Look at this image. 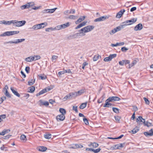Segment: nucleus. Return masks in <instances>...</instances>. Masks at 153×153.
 <instances>
[{"mask_svg": "<svg viewBox=\"0 0 153 153\" xmlns=\"http://www.w3.org/2000/svg\"><path fill=\"white\" fill-rule=\"evenodd\" d=\"M20 139L22 140L26 141V137L24 134H22L20 136Z\"/></svg>", "mask_w": 153, "mask_h": 153, "instance_id": "nucleus-42", "label": "nucleus"}, {"mask_svg": "<svg viewBox=\"0 0 153 153\" xmlns=\"http://www.w3.org/2000/svg\"><path fill=\"white\" fill-rule=\"evenodd\" d=\"M103 100V98L102 97H102L100 98V99L97 100V102L99 103H101L102 102Z\"/></svg>", "mask_w": 153, "mask_h": 153, "instance_id": "nucleus-60", "label": "nucleus"}, {"mask_svg": "<svg viewBox=\"0 0 153 153\" xmlns=\"http://www.w3.org/2000/svg\"><path fill=\"white\" fill-rule=\"evenodd\" d=\"M19 31H7L3 33L0 35V36H10L13 35L17 34L19 33Z\"/></svg>", "mask_w": 153, "mask_h": 153, "instance_id": "nucleus-2", "label": "nucleus"}, {"mask_svg": "<svg viewBox=\"0 0 153 153\" xmlns=\"http://www.w3.org/2000/svg\"><path fill=\"white\" fill-rule=\"evenodd\" d=\"M107 100V101H108V102H112L115 101H119L121 99L119 97H117L112 96L109 97Z\"/></svg>", "mask_w": 153, "mask_h": 153, "instance_id": "nucleus-7", "label": "nucleus"}, {"mask_svg": "<svg viewBox=\"0 0 153 153\" xmlns=\"http://www.w3.org/2000/svg\"><path fill=\"white\" fill-rule=\"evenodd\" d=\"M139 130V129L138 127H136L135 128L133 129L132 130L130 131V132L131 133L134 134L137 132Z\"/></svg>", "mask_w": 153, "mask_h": 153, "instance_id": "nucleus-23", "label": "nucleus"}, {"mask_svg": "<svg viewBox=\"0 0 153 153\" xmlns=\"http://www.w3.org/2000/svg\"><path fill=\"white\" fill-rule=\"evenodd\" d=\"M125 11L124 9L121 10L117 14L116 17L117 18H120Z\"/></svg>", "mask_w": 153, "mask_h": 153, "instance_id": "nucleus-14", "label": "nucleus"}, {"mask_svg": "<svg viewBox=\"0 0 153 153\" xmlns=\"http://www.w3.org/2000/svg\"><path fill=\"white\" fill-rule=\"evenodd\" d=\"M70 95V97H75L77 96V95L76 94V92H71L69 93Z\"/></svg>", "mask_w": 153, "mask_h": 153, "instance_id": "nucleus-32", "label": "nucleus"}, {"mask_svg": "<svg viewBox=\"0 0 153 153\" xmlns=\"http://www.w3.org/2000/svg\"><path fill=\"white\" fill-rule=\"evenodd\" d=\"M112 109L113 111L115 113L118 114L120 112L119 111L120 110L117 108L113 107Z\"/></svg>", "mask_w": 153, "mask_h": 153, "instance_id": "nucleus-36", "label": "nucleus"}, {"mask_svg": "<svg viewBox=\"0 0 153 153\" xmlns=\"http://www.w3.org/2000/svg\"><path fill=\"white\" fill-rule=\"evenodd\" d=\"M47 147L42 146L40 147L38 150L41 152H44L45 151L47 150Z\"/></svg>", "mask_w": 153, "mask_h": 153, "instance_id": "nucleus-26", "label": "nucleus"}, {"mask_svg": "<svg viewBox=\"0 0 153 153\" xmlns=\"http://www.w3.org/2000/svg\"><path fill=\"white\" fill-rule=\"evenodd\" d=\"M52 135L49 133H46V134L44 135V137L46 139H49L51 137Z\"/></svg>", "mask_w": 153, "mask_h": 153, "instance_id": "nucleus-30", "label": "nucleus"}, {"mask_svg": "<svg viewBox=\"0 0 153 153\" xmlns=\"http://www.w3.org/2000/svg\"><path fill=\"white\" fill-rule=\"evenodd\" d=\"M30 4L27 3L26 4L22 5L21 6V9L23 10L26 8H28L30 7Z\"/></svg>", "mask_w": 153, "mask_h": 153, "instance_id": "nucleus-27", "label": "nucleus"}, {"mask_svg": "<svg viewBox=\"0 0 153 153\" xmlns=\"http://www.w3.org/2000/svg\"><path fill=\"white\" fill-rule=\"evenodd\" d=\"M3 24L6 25H10L11 24H12V20L11 21H5L3 20L2 22Z\"/></svg>", "mask_w": 153, "mask_h": 153, "instance_id": "nucleus-28", "label": "nucleus"}, {"mask_svg": "<svg viewBox=\"0 0 153 153\" xmlns=\"http://www.w3.org/2000/svg\"><path fill=\"white\" fill-rule=\"evenodd\" d=\"M61 25H58L56 26L54 28V30H59L62 29V27H61Z\"/></svg>", "mask_w": 153, "mask_h": 153, "instance_id": "nucleus-49", "label": "nucleus"}, {"mask_svg": "<svg viewBox=\"0 0 153 153\" xmlns=\"http://www.w3.org/2000/svg\"><path fill=\"white\" fill-rule=\"evenodd\" d=\"M101 150V149L100 148H99L97 149H93L92 152L95 153H98L100 152Z\"/></svg>", "mask_w": 153, "mask_h": 153, "instance_id": "nucleus-46", "label": "nucleus"}, {"mask_svg": "<svg viewBox=\"0 0 153 153\" xmlns=\"http://www.w3.org/2000/svg\"><path fill=\"white\" fill-rule=\"evenodd\" d=\"M70 148L74 149L79 148V144H73L72 146H71Z\"/></svg>", "mask_w": 153, "mask_h": 153, "instance_id": "nucleus-40", "label": "nucleus"}, {"mask_svg": "<svg viewBox=\"0 0 153 153\" xmlns=\"http://www.w3.org/2000/svg\"><path fill=\"white\" fill-rule=\"evenodd\" d=\"M47 92V91L46 88H45L41 91H40L38 93L36 94V96L38 97L39 95H40L43 94Z\"/></svg>", "mask_w": 153, "mask_h": 153, "instance_id": "nucleus-21", "label": "nucleus"}, {"mask_svg": "<svg viewBox=\"0 0 153 153\" xmlns=\"http://www.w3.org/2000/svg\"><path fill=\"white\" fill-rule=\"evenodd\" d=\"M137 20V19L133 18L131 20L126 21L122 23L123 26L129 25L136 22Z\"/></svg>", "mask_w": 153, "mask_h": 153, "instance_id": "nucleus-5", "label": "nucleus"}, {"mask_svg": "<svg viewBox=\"0 0 153 153\" xmlns=\"http://www.w3.org/2000/svg\"><path fill=\"white\" fill-rule=\"evenodd\" d=\"M76 18V16L74 15H71L68 17V18L70 19H75Z\"/></svg>", "mask_w": 153, "mask_h": 153, "instance_id": "nucleus-57", "label": "nucleus"}, {"mask_svg": "<svg viewBox=\"0 0 153 153\" xmlns=\"http://www.w3.org/2000/svg\"><path fill=\"white\" fill-rule=\"evenodd\" d=\"M137 61L136 60H133L131 64H129L127 66V68H131V67L135 65L137 63Z\"/></svg>", "mask_w": 153, "mask_h": 153, "instance_id": "nucleus-19", "label": "nucleus"}, {"mask_svg": "<svg viewBox=\"0 0 153 153\" xmlns=\"http://www.w3.org/2000/svg\"><path fill=\"white\" fill-rule=\"evenodd\" d=\"M125 144V143L117 144V145H118V149H120L122 148V147H124Z\"/></svg>", "mask_w": 153, "mask_h": 153, "instance_id": "nucleus-43", "label": "nucleus"}, {"mask_svg": "<svg viewBox=\"0 0 153 153\" xmlns=\"http://www.w3.org/2000/svg\"><path fill=\"white\" fill-rule=\"evenodd\" d=\"M6 117V115L5 114H4L0 115V118L1 119V121H2V120L5 118Z\"/></svg>", "mask_w": 153, "mask_h": 153, "instance_id": "nucleus-59", "label": "nucleus"}, {"mask_svg": "<svg viewBox=\"0 0 153 153\" xmlns=\"http://www.w3.org/2000/svg\"><path fill=\"white\" fill-rule=\"evenodd\" d=\"M83 120L84 123L86 125H88L89 124L88 120L87 118L85 117H84L83 119Z\"/></svg>", "mask_w": 153, "mask_h": 153, "instance_id": "nucleus-48", "label": "nucleus"}, {"mask_svg": "<svg viewBox=\"0 0 153 153\" xmlns=\"http://www.w3.org/2000/svg\"><path fill=\"white\" fill-rule=\"evenodd\" d=\"M137 122L139 125L142 124L143 123L145 126H147V127L153 126V125L151 123H149V125L146 123L145 119H143L141 116H139L138 118L137 119Z\"/></svg>", "mask_w": 153, "mask_h": 153, "instance_id": "nucleus-1", "label": "nucleus"}, {"mask_svg": "<svg viewBox=\"0 0 153 153\" xmlns=\"http://www.w3.org/2000/svg\"><path fill=\"white\" fill-rule=\"evenodd\" d=\"M130 63V61L128 60H123L119 62L120 65L123 66L124 65H126L127 64H129Z\"/></svg>", "mask_w": 153, "mask_h": 153, "instance_id": "nucleus-11", "label": "nucleus"}, {"mask_svg": "<svg viewBox=\"0 0 153 153\" xmlns=\"http://www.w3.org/2000/svg\"><path fill=\"white\" fill-rule=\"evenodd\" d=\"M99 56H100L99 55H95L93 57V60L94 61H97L98 59Z\"/></svg>", "mask_w": 153, "mask_h": 153, "instance_id": "nucleus-44", "label": "nucleus"}, {"mask_svg": "<svg viewBox=\"0 0 153 153\" xmlns=\"http://www.w3.org/2000/svg\"><path fill=\"white\" fill-rule=\"evenodd\" d=\"M111 148L113 149H118V145H117V144L115 145L112 146Z\"/></svg>", "mask_w": 153, "mask_h": 153, "instance_id": "nucleus-58", "label": "nucleus"}, {"mask_svg": "<svg viewBox=\"0 0 153 153\" xmlns=\"http://www.w3.org/2000/svg\"><path fill=\"white\" fill-rule=\"evenodd\" d=\"M4 94L8 98H10L11 97L10 95L7 91V89H6V90H5V92Z\"/></svg>", "mask_w": 153, "mask_h": 153, "instance_id": "nucleus-41", "label": "nucleus"}, {"mask_svg": "<svg viewBox=\"0 0 153 153\" xmlns=\"http://www.w3.org/2000/svg\"><path fill=\"white\" fill-rule=\"evenodd\" d=\"M143 27L142 24L139 23L136 25L134 28V30L135 31L139 30H141Z\"/></svg>", "mask_w": 153, "mask_h": 153, "instance_id": "nucleus-13", "label": "nucleus"}, {"mask_svg": "<svg viewBox=\"0 0 153 153\" xmlns=\"http://www.w3.org/2000/svg\"><path fill=\"white\" fill-rule=\"evenodd\" d=\"M104 61L105 62H108L111 61V60L109 56H108L105 58L104 59Z\"/></svg>", "mask_w": 153, "mask_h": 153, "instance_id": "nucleus-56", "label": "nucleus"}, {"mask_svg": "<svg viewBox=\"0 0 153 153\" xmlns=\"http://www.w3.org/2000/svg\"><path fill=\"white\" fill-rule=\"evenodd\" d=\"M73 111H75L77 113L78 112V111L77 110V106H73Z\"/></svg>", "mask_w": 153, "mask_h": 153, "instance_id": "nucleus-55", "label": "nucleus"}, {"mask_svg": "<svg viewBox=\"0 0 153 153\" xmlns=\"http://www.w3.org/2000/svg\"><path fill=\"white\" fill-rule=\"evenodd\" d=\"M117 56L116 54H110L109 56V57L110 58L111 60L114 58H115Z\"/></svg>", "mask_w": 153, "mask_h": 153, "instance_id": "nucleus-45", "label": "nucleus"}, {"mask_svg": "<svg viewBox=\"0 0 153 153\" xmlns=\"http://www.w3.org/2000/svg\"><path fill=\"white\" fill-rule=\"evenodd\" d=\"M108 18V17L107 16H104L101 17H100L99 18L95 19L94 22H98L102 21L105 20L107 19Z\"/></svg>", "mask_w": 153, "mask_h": 153, "instance_id": "nucleus-9", "label": "nucleus"}, {"mask_svg": "<svg viewBox=\"0 0 153 153\" xmlns=\"http://www.w3.org/2000/svg\"><path fill=\"white\" fill-rule=\"evenodd\" d=\"M65 73L64 70L62 71H59L58 73V75L59 76H60L61 75L64 74Z\"/></svg>", "mask_w": 153, "mask_h": 153, "instance_id": "nucleus-61", "label": "nucleus"}, {"mask_svg": "<svg viewBox=\"0 0 153 153\" xmlns=\"http://www.w3.org/2000/svg\"><path fill=\"white\" fill-rule=\"evenodd\" d=\"M128 48L126 47H123L121 48V49L122 51L123 52H126L128 50Z\"/></svg>", "mask_w": 153, "mask_h": 153, "instance_id": "nucleus-47", "label": "nucleus"}, {"mask_svg": "<svg viewBox=\"0 0 153 153\" xmlns=\"http://www.w3.org/2000/svg\"><path fill=\"white\" fill-rule=\"evenodd\" d=\"M54 30V28L51 27H49V28H46L45 30L46 31L49 32V31H52V30Z\"/></svg>", "mask_w": 153, "mask_h": 153, "instance_id": "nucleus-52", "label": "nucleus"}, {"mask_svg": "<svg viewBox=\"0 0 153 153\" xmlns=\"http://www.w3.org/2000/svg\"><path fill=\"white\" fill-rule=\"evenodd\" d=\"M34 57H36V60H39L41 58V56H39L34 55L33 56H30L29 57L26 58L25 59V60L28 62H31L35 60Z\"/></svg>", "mask_w": 153, "mask_h": 153, "instance_id": "nucleus-3", "label": "nucleus"}, {"mask_svg": "<svg viewBox=\"0 0 153 153\" xmlns=\"http://www.w3.org/2000/svg\"><path fill=\"white\" fill-rule=\"evenodd\" d=\"M105 103L103 106L104 107H110L109 106L112 105H114L112 104L111 103H110V102H108V101H107V100H105Z\"/></svg>", "mask_w": 153, "mask_h": 153, "instance_id": "nucleus-22", "label": "nucleus"}, {"mask_svg": "<svg viewBox=\"0 0 153 153\" xmlns=\"http://www.w3.org/2000/svg\"><path fill=\"white\" fill-rule=\"evenodd\" d=\"M26 22L25 20L19 21V27L22 26L25 24Z\"/></svg>", "mask_w": 153, "mask_h": 153, "instance_id": "nucleus-35", "label": "nucleus"}, {"mask_svg": "<svg viewBox=\"0 0 153 153\" xmlns=\"http://www.w3.org/2000/svg\"><path fill=\"white\" fill-rule=\"evenodd\" d=\"M87 102L82 103L79 106V108L80 109H83L85 108L87 105Z\"/></svg>", "mask_w": 153, "mask_h": 153, "instance_id": "nucleus-33", "label": "nucleus"}, {"mask_svg": "<svg viewBox=\"0 0 153 153\" xmlns=\"http://www.w3.org/2000/svg\"><path fill=\"white\" fill-rule=\"evenodd\" d=\"M10 89L13 93L16 96L18 97H20V94L18 92L15 90L13 87H11Z\"/></svg>", "mask_w": 153, "mask_h": 153, "instance_id": "nucleus-16", "label": "nucleus"}, {"mask_svg": "<svg viewBox=\"0 0 153 153\" xmlns=\"http://www.w3.org/2000/svg\"><path fill=\"white\" fill-rule=\"evenodd\" d=\"M86 91L85 89H82L76 92L77 96H80Z\"/></svg>", "mask_w": 153, "mask_h": 153, "instance_id": "nucleus-17", "label": "nucleus"}, {"mask_svg": "<svg viewBox=\"0 0 153 153\" xmlns=\"http://www.w3.org/2000/svg\"><path fill=\"white\" fill-rule=\"evenodd\" d=\"M70 24L69 22H68L62 25H61V26L62 29L68 27L70 26Z\"/></svg>", "mask_w": 153, "mask_h": 153, "instance_id": "nucleus-24", "label": "nucleus"}, {"mask_svg": "<svg viewBox=\"0 0 153 153\" xmlns=\"http://www.w3.org/2000/svg\"><path fill=\"white\" fill-rule=\"evenodd\" d=\"M30 91H28V92L30 93H33L35 90V87L34 86H31L30 87Z\"/></svg>", "mask_w": 153, "mask_h": 153, "instance_id": "nucleus-37", "label": "nucleus"}, {"mask_svg": "<svg viewBox=\"0 0 153 153\" xmlns=\"http://www.w3.org/2000/svg\"><path fill=\"white\" fill-rule=\"evenodd\" d=\"M94 26L93 25H88L84 27L85 33H86L91 31L94 28Z\"/></svg>", "mask_w": 153, "mask_h": 153, "instance_id": "nucleus-8", "label": "nucleus"}, {"mask_svg": "<svg viewBox=\"0 0 153 153\" xmlns=\"http://www.w3.org/2000/svg\"><path fill=\"white\" fill-rule=\"evenodd\" d=\"M64 71H65V73H70L71 74H72L71 72V71L70 69H69L67 70H64Z\"/></svg>", "mask_w": 153, "mask_h": 153, "instance_id": "nucleus-63", "label": "nucleus"}, {"mask_svg": "<svg viewBox=\"0 0 153 153\" xmlns=\"http://www.w3.org/2000/svg\"><path fill=\"white\" fill-rule=\"evenodd\" d=\"M116 32H117V30H115V29L114 28L109 32V33L111 35H113Z\"/></svg>", "mask_w": 153, "mask_h": 153, "instance_id": "nucleus-53", "label": "nucleus"}, {"mask_svg": "<svg viewBox=\"0 0 153 153\" xmlns=\"http://www.w3.org/2000/svg\"><path fill=\"white\" fill-rule=\"evenodd\" d=\"M59 111L62 114L65 115L66 113V111L65 110L62 108H60L59 109Z\"/></svg>", "mask_w": 153, "mask_h": 153, "instance_id": "nucleus-29", "label": "nucleus"}, {"mask_svg": "<svg viewBox=\"0 0 153 153\" xmlns=\"http://www.w3.org/2000/svg\"><path fill=\"white\" fill-rule=\"evenodd\" d=\"M123 25H120V26H118L116 28H114V29H115V30H117V31H120V30H121V29L123 28Z\"/></svg>", "mask_w": 153, "mask_h": 153, "instance_id": "nucleus-38", "label": "nucleus"}, {"mask_svg": "<svg viewBox=\"0 0 153 153\" xmlns=\"http://www.w3.org/2000/svg\"><path fill=\"white\" fill-rule=\"evenodd\" d=\"M25 39H17L16 41H10L8 42H4V44H6L8 43H15V44H17L21 42H22L25 40Z\"/></svg>", "mask_w": 153, "mask_h": 153, "instance_id": "nucleus-6", "label": "nucleus"}, {"mask_svg": "<svg viewBox=\"0 0 153 153\" xmlns=\"http://www.w3.org/2000/svg\"><path fill=\"white\" fill-rule=\"evenodd\" d=\"M30 68L29 66H27L25 68V71L28 74L30 72Z\"/></svg>", "mask_w": 153, "mask_h": 153, "instance_id": "nucleus-54", "label": "nucleus"}, {"mask_svg": "<svg viewBox=\"0 0 153 153\" xmlns=\"http://www.w3.org/2000/svg\"><path fill=\"white\" fill-rule=\"evenodd\" d=\"M35 82V80L31 79L28 82V85H33Z\"/></svg>", "mask_w": 153, "mask_h": 153, "instance_id": "nucleus-34", "label": "nucleus"}, {"mask_svg": "<svg viewBox=\"0 0 153 153\" xmlns=\"http://www.w3.org/2000/svg\"><path fill=\"white\" fill-rule=\"evenodd\" d=\"M21 75H22V76L23 78H25L26 77V76L25 74L22 71H21Z\"/></svg>", "mask_w": 153, "mask_h": 153, "instance_id": "nucleus-64", "label": "nucleus"}, {"mask_svg": "<svg viewBox=\"0 0 153 153\" xmlns=\"http://www.w3.org/2000/svg\"><path fill=\"white\" fill-rule=\"evenodd\" d=\"M88 146L89 147L92 146L94 148H96L99 146V144L98 143L95 142L91 143L90 144H88Z\"/></svg>", "mask_w": 153, "mask_h": 153, "instance_id": "nucleus-18", "label": "nucleus"}, {"mask_svg": "<svg viewBox=\"0 0 153 153\" xmlns=\"http://www.w3.org/2000/svg\"><path fill=\"white\" fill-rule=\"evenodd\" d=\"M48 25L47 23L45 22L40 24L35 25H33L32 28H31L33 29L34 30H37L41 28H44V26H42V25Z\"/></svg>", "mask_w": 153, "mask_h": 153, "instance_id": "nucleus-4", "label": "nucleus"}, {"mask_svg": "<svg viewBox=\"0 0 153 153\" xmlns=\"http://www.w3.org/2000/svg\"><path fill=\"white\" fill-rule=\"evenodd\" d=\"M143 99L145 101V103L146 104L148 105H149L150 103V102L148 99L146 98V97H144Z\"/></svg>", "mask_w": 153, "mask_h": 153, "instance_id": "nucleus-51", "label": "nucleus"}, {"mask_svg": "<svg viewBox=\"0 0 153 153\" xmlns=\"http://www.w3.org/2000/svg\"><path fill=\"white\" fill-rule=\"evenodd\" d=\"M149 132H144V134L145 136L147 137L148 136H152L153 135V129H151L149 131Z\"/></svg>", "mask_w": 153, "mask_h": 153, "instance_id": "nucleus-15", "label": "nucleus"}, {"mask_svg": "<svg viewBox=\"0 0 153 153\" xmlns=\"http://www.w3.org/2000/svg\"><path fill=\"white\" fill-rule=\"evenodd\" d=\"M65 118V115L62 114L58 115L56 117V119L57 121H62L64 120Z\"/></svg>", "mask_w": 153, "mask_h": 153, "instance_id": "nucleus-10", "label": "nucleus"}, {"mask_svg": "<svg viewBox=\"0 0 153 153\" xmlns=\"http://www.w3.org/2000/svg\"><path fill=\"white\" fill-rule=\"evenodd\" d=\"M85 28L84 27L80 29V30H79L78 31V32L79 33H82V32H84V33H85Z\"/></svg>", "mask_w": 153, "mask_h": 153, "instance_id": "nucleus-62", "label": "nucleus"}, {"mask_svg": "<svg viewBox=\"0 0 153 153\" xmlns=\"http://www.w3.org/2000/svg\"><path fill=\"white\" fill-rule=\"evenodd\" d=\"M114 118H115V119L116 122L117 123H120V120L121 119L120 117H119L118 116H115L114 117Z\"/></svg>", "mask_w": 153, "mask_h": 153, "instance_id": "nucleus-31", "label": "nucleus"}, {"mask_svg": "<svg viewBox=\"0 0 153 153\" xmlns=\"http://www.w3.org/2000/svg\"><path fill=\"white\" fill-rule=\"evenodd\" d=\"M39 76L41 79L42 80H44L47 79V77L46 75H45L44 74V76L42 75H39Z\"/></svg>", "mask_w": 153, "mask_h": 153, "instance_id": "nucleus-50", "label": "nucleus"}, {"mask_svg": "<svg viewBox=\"0 0 153 153\" xmlns=\"http://www.w3.org/2000/svg\"><path fill=\"white\" fill-rule=\"evenodd\" d=\"M70 95L69 94L65 96L63 98V100L64 101L68 99H70Z\"/></svg>", "mask_w": 153, "mask_h": 153, "instance_id": "nucleus-39", "label": "nucleus"}, {"mask_svg": "<svg viewBox=\"0 0 153 153\" xmlns=\"http://www.w3.org/2000/svg\"><path fill=\"white\" fill-rule=\"evenodd\" d=\"M85 16H81L75 22V23L76 24H78L79 22H80L84 20L85 19Z\"/></svg>", "mask_w": 153, "mask_h": 153, "instance_id": "nucleus-20", "label": "nucleus"}, {"mask_svg": "<svg viewBox=\"0 0 153 153\" xmlns=\"http://www.w3.org/2000/svg\"><path fill=\"white\" fill-rule=\"evenodd\" d=\"M56 9H57V7L50 9H45L43 11V13H53Z\"/></svg>", "mask_w": 153, "mask_h": 153, "instance_id": "nucleus-12", "label": "nucleus"}, {"mask_svg": "<svg viewBox=\"0 0 153 153\" xmlns=\"http://www.w3.org/2000/svg\"><path fill=\"white\" fill-rule=\"evenodd\" d=\"M12 24H13V25L14 26H15L16 27H19V21H18L17 20H12Z\"/></svg>", "mask_w": 153, "mask_h": 153, "instance_id": "nucleus-25", "label": "nucleus"}]
</instances>
